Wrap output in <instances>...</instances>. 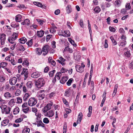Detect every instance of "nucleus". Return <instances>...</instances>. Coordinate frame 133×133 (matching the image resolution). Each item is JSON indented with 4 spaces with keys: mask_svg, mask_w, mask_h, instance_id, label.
Instances as JSON below:
<instances>
[{
    "mask_svg": "<svg viewBox=\"0 0 133 133\" xmlns=\"http://www.w3.org/2000/svg\"><path fill=\"white\" fill-rule=\"evenodd\" d=\"M45 82L42 78H39L38 80L35 82V84L36 87L38 88H41L45 84Z\"/></svg>",
    "mask_w": 133,
    "mask_h": 133,
    "instance_id": "1",
    "label": "nucleus"
},
{
    "mask_svg": "<svg viewBox=\"0 0 133 133\" xmlns=\"http://www.w3.org/2000/svg\"><path fill=\"white\" fill-rule=\"evenodd\" d=\"M37 103V100L35 98H30L28 101V103L29 106L31 107L35 105Z\"/></svg>",
    "mask_w": 133,
    "mask_h": 133,
    "instance_id": "2",
    "label": "nucleus"
},
{
    "mask_svg": "<svg viewBox=\"0 0 133 133\" xmlns=\"http://www.w3.org/2000/svg\"><path fill=\"white\" fill-rule=\"evenodd\" d=\"M1 108L2 112H5L6 114H9L10 113L11 109L10 108L7 107L6 105H2L1 106Z\"/></svg>",
    "mask_w": 133,
    "mask_h": 133,
    "instance_id": "3",
    "label": "nucleus"
},
{
    "mask_svg": "<svg viewBox=\"0 0 133 133\" xmlns=\"http://www.w3.org/2000/svg\"><path fill=\"white\" fill-rule=\"evenodd\" d=\"M85 65L83 63H81V65H77L76 66V71L79 72H82L83 71Z\"/></svg>",
    "mask_w": 133,
    "mask_h": 133,
    "instance_id": "4",
    "label": "nucleus"
},
{
    "mask_svg": "<svg viewBox=\"0 0 133 133\" xmlns=\"http://www.w3.org/2000/svg\"><path fill=\"white\" fill-rule=\"evenodd\" d=\"M49 50V46L48 45H46L43 46L42 49V55L43 56H45L48 53Z\"/></svg>",
    "mask_w": 133,
    "mask_h": 133,
    "instance_id": "5",
    "label": "nucleus"
},
{
    "mask_svg": "<svg viewBox=\"0 0 133 133\" xmlns=\"http://www.w3.org/2000/svg\"><path fill=\"white\" fill-rule=\"evenodd\" d=\"M52 104L53 103L51 102L50 103L48 104L47 105L45 106L42 109L43 112L44 113L46 112L49 110H50Z\"/></svg>",
    "mask_w": 133,
    "mask_h": 133,
    "instance_id": "6",
    "label": "nucleus"
},
{
    "mask_svg": "<svg viewBox=\"0 0 133 133\" xmlns=\"http://www.w3.org/2000/svg\"><path fill=\"white\" fill-rule=\"evenodd\" d=\"M35 125H37V127L41 126L42 127L44 128L45 127V124L43 123L40 119L36 120V121L35 123H33Z\"/></svg>",
    "mask_w": 133,
    "mask_h": 133,
    "instance_id": "7",
    "label": "nucleus"
},
{
    "mask_svg": "<svg viewBox=\"0 0 133 133\" xmlns=\"http://www.w3.org/2000/svg\"><path fill=\"white\" fill-rule=\"evenodd\" d=\"M6 36L5 34H0V39L1 45H4L6 40Z\"/></svg>",
    "mask_w": 133,
    "mask_h": 133,
    "instance_id": "8",
    "label": "nucleus"
},
{
    "mask_svg": "<svg viewBox=\"0 0 133 133\" xmlns=\"http://www.w3.org/2000/svg\"><path fill=\"white\" fill-rule=\"evenodd\" d=\"M44 92V90H40L38 92V93L39 94L38 97L39 100H41L43 99L45 95V94L42 93Z\"/></svg>",
    "mask_w": 133,
    "mask_h": 133,
    "instance_id": "9",
    "label": "nucleus"
},
{
    "mask_svg": "<svg viewBox=\"0 0 133 133\" xmlns=\"http://www.w3.org/2000/svg\"><path fill=\"white\" fill-rule=\"evenodd\" d=\"M17 81V79L15 77H13L9 80V83L11 85H14L15 84Z\"/></svg>",
    "mask_w": 133,
    "mask_h": 133,
    "instance_id": "10",
    "label": "nucleus"
},
{
    "mask_svg": "<svg viewBox=\"0 0 133 133\" xmlns=\"http://www.w3.org/2000/svg\"><path fill=\"white\" fill-rule=\"evenodd\" d=\"M27 69L23 68V70L21 74H24V79L26 80L28 76V71H27Z\"/></svg>",
    "mask_w": 133,
    "mask_h": 133,
    "instance_id": "11",
    "label": "nucleus"
},
{
    "mask_svg": "<svg viewBox=\"0 0 133 133\" xmlns=\"http://www.w3.org/2000/svg\"><path fill=\"white\" fill-rule=\"evenodd\" d=\"M59 59L57 60V62L61 64L63 66L65 64V59L62 57H61L59 58Z\"/></svg>",
    "mask_w": 133,
    "mask_h": 133,
    "instance_id": "12",
    "label": "nucleus"
},
{
    "mask_svg": "<svg viewBox=\"0 0 133 133\" xmlns=\"http://www.w3.org/2000/svg\"><path fill=\"white\" fill-rule=\"evenodd\" d=\"M40 76V73L37 71L34 72L31 75V77L34 78H37Z\"/></svg>",
    "mask_w": 133,
    "mask_h": 133,
    "instance_id": "13",
    "label": "nucleus"
},
{
    "mask_svg": "<svg viewBox=\"0 0 133 133\" xmlns=\"http://www.w3.org/2000/svg\"><path fill=\"white\" fill-rule=\"evenodd\" d=\"M54 114V112L52 110H50L46 113L45 115L48 117H51Z\"/></svg>",
    "mask_w": 133,
    "mask_h": 133,
    "instance_id": "14",
    "label": "nucleus"
},
{
    "mask_svg": "<svg viewBox=\"0 0 133 133\" xmlns=\"http://www.w3.org/2000/svg\"><path fill=\"white\" fill-rule=\"evenodd\" d=\"M83 114L81 112L79 113L78 115L77 119V124L80 123L82 119Z\"/></svg>",
    "mask_w": 133,
    "mask_h": 133,
    "instance_id": "15",
    "label": "nucleus"
},
{
    "mask_svg": "<svg viewBox=\"0 0 133 133\" xmlns=\"http://www.w3.org/2000/svg\"><path fill=\"white\" fill-rule=\"evenodd\" d=\"M30 96V94L28 93H26L23 96V99L24 101H26Z\"/></svg>",
    "mask_w": 133,
    "mask_h": 133,
    "instance_id": "16",
    "label": "nucleus"
},
{
    "mask_svg": "<svg viewBox=\"0 0 133 133\" xmlns=\"http://www.w3.org/2000/svg\"><path fill=\"white\" fill-rule=\"evenodd\" d=\"M126 41L125 40H121L119 41V46L124 47L126 44Z\"/></svg>",
    "mask_w": 133,
    "mask_h": 133,
    "instance_id": "17",
    "label": "nucleus"
},
{
    "mask_svg": "<svg viewBox=\"0 0 133 133\" xmlns=\"http://www.w3.org/2000/svg\"><path fill=\"white\" fill-rule=\"evenodd\" d=\"M68 79V77L67 76L63 77H62L61 80L60 81V82L62 84H63L66 82Z\"/></svg>",
    "mask_w": 133,
    "mask_h": 133,
    "instance_id": "18",
    "label": "nucleus"
},
{
    "mask_svg": "<svg viewBox=\"0 0 133 133\" xmlns=\"http://www.w3.org/2000/svg\"><path fill=\"white\" fill-rule=\"evenodd\" d=\"M22 16L20 15H18L15 17V19L17 22H20L21 20Z\"/></svg>",
    "mask_w": 133,
    "mask_h": 133,
    "instance_id": "19",
    "label": "nucleus"
},
{
    "mask_svg": "<svg viewBox=\"0 0 133 133\" xmlns=\"http://www.w3.org/2000/svg\"><path fill=\"white\" fill-rule=\"evenodd\" d=\"M66 12L68 14H69L71 12L72 9L71 7V6L70 5H69L66 8Z\"/></svg>",
    "mask_w": 133,
    "mask_h": 133,
    "instance_id": "20",
    "label": "nucleus"
},
{
    "mask_svg": "<svg viewBox=\"0 0 133 133\" xmlns=\"http://www.w3.org/2000/svg\"><path fill=\"white\" fill-rule=\"evenodd\" d=\"M18 41L21 43L23 44L27 41V39L25 37H23L19 39Z\"/></svg>",
    "mask_w": 133,
    "mask_h": 133,
    "instance_id": "21",
    "label": "nucleus"
},
{
    "mask_svg": "<svg viewBox=\"0 0 133 133\" xmlns=\"http://www.w3.org/2000/svg\"><path fill=\"white\" fill-rule=\"evenodd\" d=\"M9 122V120L6 119L4 120L1 122V125L3 126H5L7 125Z\"/></svg>",
    "mask_w": 133,
    "mask_h": 133,
    "instance_id": "22",
    "label": "nucleus"
},
{
    "mask_svg": "<svg viewBox=\"0 0 133 133\" xmlns=\"http://www.w3.org/2000/svg\"><path fill=\"white\" fill-rule=\"evenodd\" d=\"M44 32V31L43 30L40 31H37V36L39 37H42L43 36Z\"/></svg>",
    "mask_w": 133,
    "mask_h": 133,
    "instance_id": "23",
    "label": "nucleus"
},
{
    "mask_svg": "<svg viewBox=\"0 0 133 133\" xmlns=\"http://www.w3.org/2000/svg\"><path fill=\"white\" fill-rule=\"evenodd\" d=\"M36 53L38 55H40L42 52V50L40 48H37L36 49Z\"/></svg>",
    "mask_w": 133,
    "mask_h": 133,
    "instance_id": "24",
    "label": "nucleus"
},
{
    "mask_svg": "<svg viewBox=\"0 0 133 133\" xmlns=\"http://www.w3.org/2000/svg\"><path fill=\"white\" fill-rule=\"evenodd\" d=\"M64 33L65 34L64 35H62V36L66 37H69L70 35V33L69 31V30H66L64 31Z\"/></svg>",
    "mask_w": 133,
    "mask_h": 133,
    "instance_id": "25",
    "label": "nucleus"
},
{
    "mask_svg": "<svg viewBox=\"0 0 133 133\" xmlns=\"http://www.w3.org/2000/svg\"><path fill=\"white\" fill-rule=\"evenodd\" d=\"M19 111V108L18 107H17L14 109L13 111V113L14 115H16L18 114Z\"/></svg>",
    "mask_w": 133,
    "mask_h": 133,
    "instance_id": "26",
    "label": "nucleus"
},
{
    "mask_svg": "<svg viewBox=\"0 0 133 133\" xmlns=\"http://www.w3.org/2000/svg\"><path fill=\"white\" fill-rule=\"evenodd\" d=\"M33 85L32 82L31 81H28L26 84V85L28 88H30Z\"/></svg>",
    "mask_w": 133,
    "mask_h": 133,
    "instance_id": "27",
    "label": "nucleus"
},
{
    "mask_svg": "<svg viewBox=\"0 0 133 133\" xmlns=\"http://www.w3.org/2000/svg\"><path fill=\"white\" fill-rule=\"evenodd\" d=\"M33 3L34 4L36 5L38 7L41 8L43 7V6L42 5L41 3L37 2H33Z\"/></svg>",
    "mask_w": 133,
    "mask_h": 133,
    "instance_id": "28",
    "label": "nucleus"
},
{
    "mask_svg": "<svg viewBox=\"0 0 133 133\" xmlns=\"http://www.w3.org/2000/svg\"><path fill=\"white\" fill-rule=\"evenodd\" d=\"M4 96L6 98H8L11 97V95L10 93L7 92L4 94Z\"/></svg>",
    "mask_w": 133,
    "mask_h": 133,
    "instance_id": "29",
    "label": "nucleus"
},
{
    "mask_svg": "<svg viewBox=\"0 0 133 133\" xmlns=\"http://www.w3.org/2000/svg\"><path fill=\"white\" fill-rule=\"evenodd\" d=\"M62 76V74L60 72H57L56 73L55 76V77L58 80H59L60 79L61 77Z\"/></svg>",
    "mask_w": 133,
    "mask_h": 133,
    "instance_id": "30",
    "label": "nucleus"
},
{
    "mask_svg": "<svg viewBox=\"0 0 133 133\" xmlns=\"http://www.w3.org/2000/svg\"><path fill=\"white\" fill-rule=\"evenodd\" d=\"M19 45V50L20 51H24L25 49L24 47L22 45H20L19 44H18L17 45Z\"/></svg>",
    "mask_w": 133,
    "mask_h": 133,
    "instance_id": "31",
    "label": "nucleus"
},
{
    "mask_svg": "<svg viewBox=\"0 0 133 133\" xmlns=\"http://www.w3.org/2000/svg\"><path fill=\"white\" fill-rule=\"evenodd\" d=\"M101 10V9L99 6H97L94 9V11L96 13H98Z\"/></svg>",
    "mask_w": 133,
    "mask_h": 133,
    "instance_id": "32",
    "label": "nucleus"
},
{
    "mask_svg": "<svg viewBox=\"0 0 133 133\" xmlns=\"http://www.w3.org/2000/svg\"><path fill=\"white\" fill-rule=\"evenodd\" d=\"M30 129L29 128H25L22 131V133H29Z\"/></svg>",
    "mask_w": 133,
    "mask_h": 133,
    "instance_id": "33",
    "label": "nucleus"
},
{
    "mask_svg": "<svg viewBox=\"0 0 133 133\" xmlns=\"http://www.w3.org/2000/svg\"><path fill=\"white\" fill-rule=\"evenodd\" d=\"M11 26L14 28H16L18 27L19 25L18 23L16 24L14 22H12L11 23Z\"/></svg>",
    "mask_w": 133,
    "mask_h": 133,
    "instance_id": "34",
    "label": "nucleus"
},
{
    "mask_svg": "<svg viewBox=\"0 0 133 133\" xmlns=\"http://www.w3.org/2000/svg\"><path fill=\"white\" fill-rule=\"evenodd\" d=\"M15 40L13 39L11 37H9L8 39V41L12 44L14 43H16L15 42H14V41Z\"/></svg>",
    "mask_w": 133,
    "mask_h": 133,
    "instance_id": "35",
    "label": "nucleus"
},
{
    "mask_svg": "<svg viewBox=\"0 0 133 133\" xmlns=\"http://www.w3.org/2000/svg\"><path fill=\"white\" fill-rule=\"evenodd\" d=\"M18 37V34L17 33H14L13 34L11 37L14 39L16 40Z\"/></svg>",
    "mask_w": 133,
    "mask_h": 133,
    "instance_id": "36",
    "label": "nucleus"
},
{
    "mask_svg": "<svg viewBox=\"0 0 133 133\" xmlns=\"http://www.w3.org/2000/svg\"><path fill=\"white\" fill-rule=\"evenodd\" d=\"M124 54L126 57L128 58L131 55L130 51L128 50H127L125 52Z\"/></svg>",
    "mask_w": 133,
    "mask_h": 133,
    "instance_id": "37",
    "label": "nucleus"
},
{
    "mask_svg": "<svg viewBox=\"0 0 133 133\" xmlns=\"http://www.w3.org/2000/svg\"><path fill=\"white\" fill-rule=\"evenodd\" d=\"M15 101V100H14V99H11L9 102V104L11 105H14Z\"/></svg>",
    "mask_w": 133,
    "mask_h": 133,
    "instance_id": "38",
    "label": "nucleus"
},
{
    "mask_svg": "<svg viewBox=\"0 0 133 133\" xmlns=\"http://www.w3.org/2000/svg\"><path fill=\"white\" fill-rule=\"evenodd\" d=\"M7 65V63L6 62H1L0 64V66H1V68L2 67L3 68L5 67Z\"/></svg>",
    "mask_w": 133,
    "mask_h": 133,
    "instance_id": "39",
    "label": "nucleus"
},
{
    "mask_svg": "<svg viewBox=\"0 0 133 133\" xmlns=\"http://www.w3.org/2000/svg\"><path fill=\"white\" fill-rule=\"evenodd\" d=\"M69 41L73 45L74 47H76L77 46V45L75 43L74 41H73L70 38L69 39Z\"/></svg>",
    "mask_w": 133,
    "mask_h": 133,
    "instance_id": "40",
    "label": "nucleus"
},
{
    "mask_svg": "<svg viewBox=\"0 0 133 133\" xmlns=\"http://www.w3.org/2000/svg\"><path fill=\"white\" fill-rule=\"evenodd\" d=\"M110 39L111 40L112 42L113 45H116L117 44V43L115 40L114 39V37L113 36H111L110 37Z\"/></svg>",
    "mask_w": 133,
    "mask_h": 133,
    "instance_id": "41",
    "label": "nucleus"
},
{
    "mask_svg": "<svg viewBox=\"0 0 133 133\" xmlns=\"http://www.w3.org/2000/svg\"><path fill=\"white\" fill-rule=\"evenodd\" d=\"M73 79L71 78L70 79L68 82H66V84L68 86H70L71 85V83H72Z\"/></svg>",
    "mask_w": 133,
    "mask_h": 133,
    "instance_id": "42",
    "label": "nucleus"
},
{
    "mask_svg": "<svg viewBox=\"0 0 133 133\" xmlns=\"http://www.w3.org/2000/svg\"><path fill=\"white\" fill-rule=\"evenodd\" d=\"M26 43L29 47H31L32 44V40L31 39L29 40Z\"/></svg>",
    "mask_w": 133,
    "mask_h": 133,
    "instance_id": "43",
    "label": "nucleus"
},
{
    "mask_svg": "<svg viewBox=\"0 0 133 133\" xmlns=\"http://www.w3.org/2000/svg\"><path fill=\"white\" fill-rule=\"evenodd\" d=\"M43 122L44 123L47 124L49 123V121L48 118L45 117L43 119Z\"/></svg>",
    "mask_w": 133,
    "mask_h": 133,
    "instance_id": "44",
    "label": "nucleus"
},
{
    "mask_svg": "<svg viewBox=\"0 0 133 133\" xmlns=\"http://www.w3.org/2000/svg\"><path fill=\"white\" fill-rule=\"evenodd\" d=\"M22 99L20 97H18L17 98L16 103L20 104L22 102Z\"/></svg>",
    "mask_w": 133,
    "mask_h": 133,
    "instance_id": "45",
    "label": "nucleus"
},
{
    "mask_svg": "<svg viewBox=\"0 0 133 133\" xmlns=\"http://www.w3.org/2000/svg\"><path fill=\"white\" fill-rule=\"evenodd\" d=\"M121 3V2L120 0L116 1L115 2V4L116 6H119Z\"/></svg>",
    "mask_w": 133,
    "mask_h": 133,
    "instance_id": "46",
    "label": "nucleus"
},
{
    "mask_svg": "<svg viewBox=\"0 0 133 133\" xmlns=\"http://www.w3.org/2000/svg\"><path fill=\"white\" fill-rule=\"evenodd\" d=\"M35 115L36 116L37 118L36 119V120L38 119H40L41 117V115L40 114H39L38 113H36Z\"/></svg>",
    "mask_w": 133,
    "mask_h": 133,
    "instance_id": "47",
    "label": "nucleus"
},
{
    "mask_svg": "<svg viewBox=\"0 0 133 133\" xmlns=\"http://www.w3.org/2000/svg\"><path fill=\"white\" fill-rule=\"evenodd\" d=\"M22 65L24 66H28L29 65L28 62L27 60L24 61L22 63Z\"/></svg>",
    "mask_w": 133,
    "mask_h": 133,
    "instance_id": "48",
    "label": "nucleus"
},
{
    "mask_svg": "<svg viewBox=\"0 0 133 133\" xmlns=\"http://www.w3.org/2000/svg\"><path fill=\"white\" fill-rule=\"evenodd\" d=\"M55 70H54L52 71H51L49 73V76L50 77H52L53 76L54 72H55Z\"/></svg>",
    "mask_w": 133,
    "mask_h": 133,
    "instance_id": "49",
    "label": "nucleus"
},
{
    "mask_svg": "<svg viewBox=\"0 0 133 133\" xmlns=\"http://www.w3.org/2000/svg\"><path fill=\"white\" fill-rule=\"evenodd\" d=\"M11 63L12 65H15L17 63V62L15 61L14 59H11L10 60Z\"/></svg>",
    "mask_w": 133,
    "mask_h": 133,
    "instance_id": "50",
    "label": "nucleus"
},
{
    "mask_svg": "<svg viewBox=\"0 0 133 133\" xmlns=\"http://www.w3.org/2000/svg\"><path fill=\"white\" fill-rule=\"evenodd\" d=\"M22 110L24 113H27L29 110V107H28L25 108H23L22 109Z\"/></svg>",
    "mask_w": 133,
    "mask_h": 133,
    "instance_id": "51",
    "label": "nucleus"
},
{
    "mask_svg": "<svg viewBox=\"0 0 133 133\" xmlns=\"http://www.w3.org/2000/svg\"><path fill=\"white\" fill-rule=\"evenodd\" d=\"M49 63L51 64V65L52 67L55 66L56 65V62L54 60H52Z\"/></svg>",
    "mask_w": 133,
    "mask_h": 133,
    "instance_id": "52",
    "label": "nucleus"
},
{
    "mask_svg": "<svg viewBox=\"0 0 133 133\" xmlns=\"http://www.w3.org/2000/svg\"><path fill=\"white\" fill-rule=\"evenodd\" d=\"M109 29L110 31L112 32H115L116 30V29L115 28L110 26L109 27Z\"/></svg>",
    "mask_w": 133,
    "mask_h": 133,
    "instance_id": "53",
    "label": "nucleus"
},
{
    "mask_svg": "<svg viewBox=\"0 0 133 133\" xmlns=\"http://www.w3.org/2000/svg\"><path fill=\"white\" fill-rule=\"evenodd\" d=\"M24 21L26 24V25H29L30 22L29 19H25Z\"/></svg>",
    "mask_w": 133,
    "mask_h": 133,
    "instance_id": "54",
    "label": "nucleus"
},
{
    "mask_svg": "<svg viewBox=\"0 0 133 133\" xmlns=\"http://www.w3.org/2000/svg\"><path fill=\"white\" fill-rule=\"evenodd\" d=\"M23 121V119L22 118L20 117L15 121V122L17 123H19Z\"/></svg>",
    "mask_w": 133,
    "mask_h": 133,
    "instance_id": "55",
    "label": "nucleus"
},
{
    "mask_svg": "<svg viewBox=\"0 0 133 133\" xmlns=\"http://www.w3.org/2000/svg\"><path fill=\"white\" fill-rule=\"evenodd\" d=\"M118 88L117 84H116L115 85V87L113 93L115 94H116L117 92V89Z\"/></svg>",
    "mask_w": 133,
    "mask_h": 133,
    "instance_id": "56",
    "label": "nucleus"
},
{
    "mask_svg": "<svg viewBox=\"0 0 133 133\" xmlns=\"http://www.w3.org/2000/svg\"><path fill=\"white\" fill-rule=\"evenodd\" d=\"M21 93V91L19 89H18L16 91L15 93V94L17 96H18L20 95Z\"/></svg>",
    "mask_w": 133,
    "mask_h": 133,
    "instance_id": "57",
    "label": "nucleus"
},
{
    "mask_svg": "<svg viewBox=\"0 0 133 133\" xmlns=\"http://www.w3.org/2000/svg\"><path fill=\"white\" fill-rule=\"evenodd\" d=\"M79 25L82 28H83V21L82 19H81L80 20Z\"/></svg>",
    "mask_w": 133,
    "mask_h": 133,
    "instance_id": "58",
    "label": "nucleus"
},
{
    "mask_svg": "<svg viewBox=\"0 0 133 133\" xmlns=\"http://www.w3.org/2000/svg\"><path fill=\"white\" fill-rule=\"evenodd\" d=\"M68 70L67 69L62 67L61 69V71L62 73H63L66 72Z\"/></svg>",
    "mask_w": 133,
    "mask_h": 133,
    "instance_id": "59",
    "label": "nucleus"
},
{
    "mask_svg": "<svg viewBox=\"0 0 133 133\" xmlns=\"http://www.w3.org/2000/svg\"><path fill=\"white\" fill-rule=\"evenodd\" d=\"M108 40L105 39V41L104 48H107L108 47Z\"/></svg>",
    "mask_w": 133,
    "mask_h": 133,
    "instance_id": "60",
    "label": "nucleus"
},
{
    "mask_svg": "<svg viewBox=\"0 0 133 133\" xmlns=\"http://www.w3.org/2000/svg\"><path fill=\"white\" fill-rule=\"evenodd\" d=\"M126 9L127 10H128L131 8V6L129 3L125 5Z\"/></svg>",
    "mask_w": 133,
    "mask_h": 133,
    "instance_id": "61",
    "label": "nucleus"
},
{
    "mask_svg": "<svg viewBox=\"0 0 133 133\" xmlns=\"http://www.w3.org/2000/svg\"><path fill=\"white\" fill-rule=\"evenodd\" d=\"M4 87L5 88V90H8L9 89V85L8 83H6Z\"/></svg>",
    "mask_w": 133,
    "mask_h": 133,
    "instance_id": "62",
    "label": "nucleus"
},
{
    "mask_svg": "<svg viewBox=\"0 0 133 133\" xmlns=\"http://www.w3.org/2000/svg\"><path fill=\"white\" fill-rule=\"evenodd\" d=\"M36 20L40 24H43V21L42 20L38 19H37Z\"/></svg>",
    "mask_w": 133,
    "mask_h": 133,
    "instance_id": "63",
    "label": "nucleus"
},
{
    "mask_svg": "<svg viewBox=\"0 0 133 133\" xmlns=\"http://www.w3.org/2000/svg\"><path fill=\"white\" fill-rule=\"evenodd\" d=\"M129 67L130 69H133V62H131L129 64Z\"/></svg>",
    "mask_w": 133,
    "mask_h": 133,
    "instance_id": "64",
    "label": "nucleus"
}]
</instances>
